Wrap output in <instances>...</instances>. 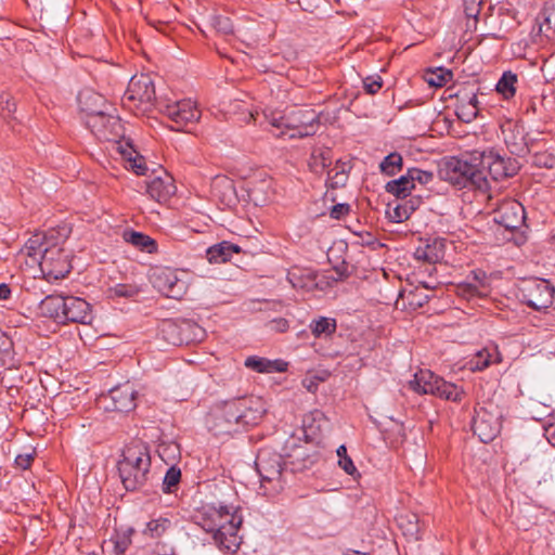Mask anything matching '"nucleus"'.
Returning <instances> with one entry per match:
<instances>
[{
    "label": "nucleus",
    "mask_w": 555,
    "mask_h": 555,
    "mask_svg": "<svg viewBox=\"0 0 555 555\" xmlns=\"http://www.w3.org/2000/svg\"><path fill=\"white\" fill-rule=\"evenodd\" d=\"M67 237L65 228L36 233L25 243L22 253L39 264L48 279H64L72 270L69 254L62 244Z\"/></svg>",
    "instance_id": "nucleus-1"
},
{
    "label": "nucleus",
    "mask_w": 555,
    "mask_h": 555,
    "mask_svg": "<svg viewBox=\"0 0 555 555\" xmlns=\"http://www.w3.org/2000/svg\"><path fill=\"white\" fill-rule=\"evenodd\" d=\"M263 402L257 397H241L215 403L207 424L215 435H231L241 428L256 425L264 413Z\"/></svg>",
    "instance_id": "nucleus-2"
},
{
    "label": "nucleus",
    "mask_w": 555,
    "mask_h": 555,
    "mask_svg": "<svg viewBox=\"0 0 555 555\" xmlns=\"http://www.w3.org/2000/svg\"><path fill=\"white\" fill-rule=\"evenodd\" d=\"M204 531L211 534L214 544L224 554H235L242 543L240 529L243 515L240 506H204L197 522Z\"/></svg>",
    "instance_id": "nucleus-3"
},
{
    "label": "nucleus",
    "mask_w": 555,
    "mask_h": 555,
    "mask_svg": "<svg viewBox=\"0 0 555 555\" xmlns=\"http://www.w3.org/2000/svg\"><path fill=\"white\" fill-rule=\"evenodd\" d=\"M117 468L122 486L127 491L142 489L150 479L151 454L142 441H133L122 450Z\"/></svg>",
    "instance_id": "nucleus-4"
},
{
    "label": "nucleus",
    "mask_w": 555,
    "mask_h": 555,
    "mask_svg": "<svg viewBox=\"0 0 555 555\" xmlns=\"http://www.w3.org/2000/svg\"><path fill=\"white\" fill-rule=\"evenodd\" d=\"M438 175L441 180L457 189L475 188L482 190L488 188V178L485 171L479 168L478 164H473L464 158H446L439 165Z\"/></svg>",
    "instance_id": "nucleus-5"
},
{
    "label": "nucleus",
    "mask_w": 555,
    "mask_h": 555,
    "mask_svg": "<svg viewBox=\"0 0 555 555\" xmlns=\"http://www.w3.org/2000/svg\"><path fill=\"white\" fill-rule=\"evenodd\" d=\"M157 102L154 81L146 74L134 75L121 98L122 105L134 114L151 112Z\"/></svg>",
    "instance_id": "nucleus-6"
},
{
    "label": "nucleus",
    "mask_w": 555,
    "mask_h": 555,
    "mask_svg": "<svg viewBox=\"0 0 555 555\" xmlns=\"http://www.w3.org/2000/svg\"><path fill=\"white\" fill-rule=\"evenodd\" d=\"M409 386L417 393H429L453 402H460L464 397V391L461 387L444 380L429 370L416 372L413 379L409 382Z\"/></svg>",
    "instance_id": "nucleus-7"
},
{
    "label": "nucleus",
    "mask_w": 555,
    "mask_h": 555,
    "mask_svg": "<svg viewBox=\"0 0 555 555\" xmlns=\"http://www.w3.org/2000/svg\"><path fill=\"white\" fill-rule=\"evenodd\" d=\"M157 109L173 122L171 128L177 131H189L190 127L199 121L202 115L196 102L191 99L179 101L159 100L157 102Z\"/></svg>",
    "instance_id": "nucleus-8"
},
{
    "label": "nucleus",
    "mask_w": 555,
    "mask_h": 555,
    "mask_svg": "<svg viewBox=\"0 0 555 555\" xmlns=\"http://www.w3.org/2000/svg\"><path fill=\"white\" fill-rule=\"evenodd\" d=\"M256 469L261 479V487L266 483L272 486V490L279 491L283 488L284 457L271 450L262 449L256 457Z\"/></svg>",
    "instance_id": "nucleus-9"
},
{
    "label": "nucleus",
    "mask_w": 555,
    "mask_h": 555,
    "mask_svg": "<svg viewBox=\"0 0 555 555\" xmlns=\"http://www.w3.org/2000/svg\"><path fill=\"white\" fill-rule=\"evenodd\" d=\"M502 418V411L492 402L480 406L473 418L474 434L485 443L492 441L501 431Z\"/></svg>",
    "instance_id": "nucleus-10"
},
{
    "label": "nucleus",
    "mask_w": 555,
    "mask_h": 555,
    "mask_svg": "<svg viewBox=\"0 0 555 555\" xmlns=\"http://www.w3.org/2000/svg\"><path fill=\"white\" fill-rule=\"evenodd\" d=\"M286 112L287 131H292L288 134L291 139L313 135L318 131L320 115L314 109L295 106Z\"/></svg>",
    "instance_id": "nucleus-11"
},
{
    "label": "nucleus",
    "mask_w": 555,
    "mask_h": 555,
    "mask_svg": "<svg viewBox=\"0 0 555 555\" xmlns=\"http://www.w3.org/2000/svg\"><path fill=\"white\" fill-rule=\"evenodd\" d=\"M150 279L154 288L172 299H181L189 287L188 282L179 276V272L168 267L154 269Z\"/></svg>",
    "instance_id": "nucleus-12"
},
{
    "label": "nucleus",
    "mask_w": 555,
    "mask_h": 555,
    "mask_svg": "<svg viewBox=\"0 0 555 555\" xmlns=\"http://www.w3.org/2000/svg\"><path fill=\"white\" fill-rule=\"evenodd\" d=\"M479 168H487L488 175L494 181L514 177L520 169V164L516 158L503 157L499 153L490 151L480 156Z\"/></svg>",
    "instance_id": "nucleus-13"
},
{
    "label": "nucleus",
    "mask_w": 555,
    "mask_h": 555,
    "mask_svg": "<svg viewBox=\"0 0 555 555\" xmlns=\"http://www.w3.org/2000/svg\"><path fill=\"white\" fill-rule=\"evenodd\" d=\"M86 126L101 141H117L124 135V127L118 116L109 112L102 116L85 119Z\"/></svg>",
    "instance_id": "nucleus-14"
},
{
    "label": "nucleus",
    "mask_w": 555,
    "mask_h": 555,
    "mask_svg": "<svg viewBox=\"0 0 555 555\" xmlns=\"http://www.w3.org/2000/svg\"><path fill=\"white\" fill-rule=\"evenodd\" d=\"M162 334L165 340L175 346L189 345L193 340L199 338L198 334L203 336V328L189 321L177 323L171 320H166L162 324Z\"/></svg>",
    "instance_id": "nucleus-15"
},
{
    "label": "nucleus",
    "mask_w": 555,
    "mask_h": 555,
    "mask_svg": "<svg viewBox=\"0 0 555 555\" xmlns=\"http://www.w3.org/2000/svg\"><path fill=\"white\" fill-rule=\"evenodd\" d=\"M525 219V208L516 199H504L494 209L493 220L509 231L520 229Z\"/></svg>",
    "instance_id": "nucleus-16"
},
{
    "label": "nucleus",
    "mask_w": 555,
    "mask_h": 555,
    "mask_svg": "<svg viewBox=\"0 0 555 555\" xmlns=\"http://www.w3.org/2000/svg\"><path fill=\"white\" fill-rule=\"evenodd\" d=\"M554 292L546 281L535 280L522 289L524 301L528 307L541 311L553 304Z\"/></svg>",
    "instance_id": "nucleus-17"
},
{
    "label": "nucleus",
    "mask_w": 555,
    "mask_h": 555,
    "mask_svg": "<svg viewBox=\"0 0 555 555\" xmlns=\"http://www.w3.org/2000/svg\"><path fill=\"white\" fill-rule=\"evenodd\" d=\"M112 410L127 413L135 408L137 390L133 384L127 382L109 390Z\"/></svg>",
    "instance_id": "nucleus-18"
},
{
    "label": "nucleus",
    "mask_w": 555,
    "mask_h": 555,
    "mask_svg": "<svg viewBox=\"0 0 555 555\" xmlns=\"http://www.w3.org/2000/svg\"><path fill=\"white\" fill-rule=\"evenodd\" d=\"M78 103L81 112L86 114V119L93 116H102L108 113L111 108V105L106 103L102 94L90 89L79 92Z\"/></svg>",
    "instance_id": "nucleus-19"
},
{
    "label": "nucleus",
    "mask_w": 555,
    "mask_h": 555,
    "mask_svg": "<svg viewBox=\"0 0 555 555\" xmlns=\"http://www.w3.org/2000/svg\"><path fill=\"white\" fill-rule=\"evenodd\" d=\"M92 320L91 305L85 299L75 296H67L65 305L64 323L88 324Z\"/></svg>",
    "instance_id": "nucleus-20"
},
{
    "label": "nucleus",
    "mask_w": 555,
    "mask_h": 555,
    "mask_svg": "<svg viewBox=\"0 0 555 555\" xmlns=\"http://www.w3.org/2000/svg\"><path fill=\"white\" fill-rule=\"evenodd\" d=\"M503 139L511 154L524 156L529 152L525 138V131L521 126L508 124L502 128Z\"/></svg>",
    "instance_id": "nucleus-21"
},
{
    "label": "nucleus",
    "mask_w": 555,
    "mask_h": 555,
    "mask_svg": "<svg viewBox=\"0 0 555 555\" xmlns=\"http://www.w3.org/2000/svg\"><path fill=\"white\" fill-rule=\"evenodd\" d=\"M145 184L149 196L158 203L167 202L176 193L173 178L167 173H164V177H155Z\"/></svg>",
    "instance_id": "nucleus-22"
},
{
    "label": "nucleus",
    "mask_w": 555,
    "mask_h": 555,
    "mask_svg": "<svg viewBox=\"0 0 555 555\" xmlns=\"http://www.w3.org/2000/svg\"><path fill=\"white\" fill-rule=\"evenodd\" d=\"M317 460L315 453H310L304 446H297L284 457V466L285 469L289 468L292 472H302L312 467Z\"/></svg>",
    "instance_id": "nucleus-23"
},
{
    "label": "nucleus",
    "mask_w": 555,
    "mask_h": 555,
    "mask_svg": "<svg viewBox=\"0 0 555 555\" xmlns=\"http://www.w3.org/2000/svg\"><path fill=\"white\" fill-rule=\"evenodd\" d=\"M318 274L309 268L293 267L287 272V280L294 288L313 291L318 287Z\"/></svg>",
    "instance_id": "nucleus-24"
},
{
    "label": "nucleus",
    "mask_w": 555,
    "mask_h": 555,
    "mask_svg": "<svg viewBox=\"0 0 555 555\" xmlns=\"http://www.w3.org/2000/svg\"><path fill=\"white\" fill-rule=\"evenodd\" d=\"M66 302L67 296L49 295L40 302V310L43 315L64 323Z\"/></svg>",
    "instance_id": "nucleus-25"
},
{
    "label": "nucleus",
    "mask_w": 555,
    "mask_h": 555,
    "mask_svg": "<svg viewBox=\"0 0 555 555\" xmlns=\"http://www.w3.org/2000/svg\"><path fill=\"white\" fill-rule=\"evenodd\" d=\"M245 366L257 373L285 372L287 370V363L283 360H269L257 356L246 358Z\"/></svg>",
    "instance_id": "nucleus-26"
},
{
    "label": "nucleus",
    "mask_w": 555,
    "mask_h": 555,
    "mask_svg": "<svg viewBox=\"0 0 555 555\" xmlns=\"http://www.w3.org/2000/svg\"><path fill=\"white\" fill-rule=\"evenodd\" d=\"M122 238L126 243L131 244L133 247L143 253L154 254L158 248L157 242L154 238L147 234L134 230H125L122 233Z\"/></svg>",
    "instance_id": "nucleus-27"
},
{
    "label": "nucleus",
    "mask_w": 555,
    "mask_h": 555,
    "mask_svg": "<svg viewBox=\"0 0 555 555\" xmlns=\"http://www.w3.org/2000/svg\"><path fill=\"white\" fill-rule=\"evenodd\" d=\"M241 251L238 245L223 241L221 243L210 246L207 251V259L210 263H222L230 260L233 254Z\"/></svg>",
    "instance_id": "nucleus-28"
},
{
    "label": "nucleus",
    "mask_w": 555,
    "mask_h": 555,
    "mask_svg": "<svg viewBox=\"0 0 555 555\" xmlns=\"http://www.w3.org/2000/svg\"><path fill=\"white\" fill-rule=\"evenodd\" d=\"M398 526L402 533L411 541H418L422 538V529L418 516L414 513L401 514L398 518Z\"/></svg>",
    "instance_id": "nucleus-29"
},
{
    "label": "nucleus",
    "mask_w": 555,
    "mask_h": 555,
    "mask_svg": "<svg viewBox=\"0 0 555 555\" xmlns=\"http://www.w3.org/2000/svg\"><path fill=\"white\" fill-rule=\"evenodd\" d=\"M351 169L350 162L337 160L333 168L327 171V184L332 189H338L346 184L348 173Z\"/></svg>",
    "instance_id": "nucleus-30"
},
{
    "label": "nucleus",
    "mask_w": 555,
    "mask_h": 555,
    "mask_svg": "<svg viewBox=\"0 0 555 555\" xmlns=\"http://www.w3.org/2000/svg\"><path fill=\"white\" fill-rule=\"evenodd\" d=\"M333 153L327 147H315L313 149L310 159L309 167L314 173H322L332 165Z\"/></svg>",
    "instance_id": "nucleus-31"
},
{
    "label": "nucleus",
    "mask_w": 555,
    "mask_h": 555,
    "mask_svg": "<svg viewBox=\"0 0 555 555\" xmlns=\"http://www.w3.org/2000/svg\"><path fill=\"white\" fill-rule=\"evenodd\" d=\"M414 188L413 181L409 178V170L399 179L391 180L385 185L386 192L395 195L398 199H405Z\"/></svg>",
    "instance_id": "nucleus-32"
},
{
    "label": "nucleus",
    "mask_w": 555,
    "mask_h": 555,
    "mask_svg": "<svg viewBox=\"0 0 555 555\" xmlns=\"http://www.w3.org/2000/svg\"><path fill=\"white\" fill-rule=\"evenodd\" d=\"M398 203L392 209L388 206L387 215L392 222H403L410 218L412 212L416 209L418 199H410Z\"/></svg>",
    "instance_id": "nucleus-33"
},
{
    "label": "nucleus",
    "mask_w": 555,
    "mask_h": 555,
    "mask_svg": "<svg viewBox=\"0 0 555 555\" xmlns=\"http://www.w3.org/2000/svg\"><path fill=\"white\" fill-rule=\"evenodd\" d=\"M455 293L457 296L470 300L474 298L485 297L488 294L487 285L480 280V284L466 281L455 286Z\"/></svg>",
    "instance_id": "nucleus-34"
},
{
    "label": "nucleus",
    "mask_w": 555,
    "mask_h": 555,
    "mask_svg": "<svg viewBox=\"0 0 555 555\" xmlns=\"http://www.w3.org/2000/svg\"><path fill=\"white\" fill-rule=\"evenodd\" d=\"M517 75L511 70L504 72L499 79L495 90L502 94L504 99L508 100L516 93Z\"/></svg>",
    "instance_id": "nucleus-35"
},
{
    "label": "nucleus",
    "mask_w": 555,
    "mask_h": 555,
    "mask_svg": "<svg viewBox=\"0 0 555 555\" xmlns=\"http://www.w3.org/2000/svg\"><path fill=\"white\" fill-rule=\"evenodd\" d=\"M309 327L313 336L319 338L321 336L327 337L334 334L337 325L335 319L320 317L319 319L313 320Z\"/></svg>",
    "instance_id": "nucleus-36"
},
{
    "label": "nucleus",
    "mask_w": 555,
    "mask_h": 555,
    "mask_svg": "<svg viewBox=\"0 0 555 555\" xmlns=\"http://www.w3.org/2000/svg\"><path fill=\"white\" fill-rule=\"evenodd\" d=\"M263 116L269 125L281 130L279 133H274L275 137L280 138L287 134V112L266 109L263 112Z\"/></svg>",
    "instance_id": "nucleus-37"
},
{
    "label": "nucleus",
    "mask_w": 555,
    "mask_h": 555,
    "mask_svg": "<svg viewBox=\"0 0 555 555\" xmlns=\"http://www.w3.org/2000/svg\"><path fill=\"white\" fill-rule=\"evenodd\" d=\"M499 353L496 349H483L476 353L475 358L472 361L473 370L482 371L488 367L491 363L499 362Z\"/></svg>",
    "instance_id": "nucleus-38"
},
{
    "label": "nucleus",
    "mask_w": 555,
    "mask_h": 555,
    "mask_svg": "<svg viewBox=\"0 0 555 555\" xmlns=\"http://www.w3.org/2000/svg\"><path fill=\"white\" fill-rule=\"evenodd\" d=\"M402 156L397 153H390L379 164L380 172L386 176H395L402 169Z\"/></svg>",
    "instance_id": "nucleus-39"
},
{
    "label": "nucleus",
    "mask_w": 555,
    "mask_h": 555,
    "mask_svg": "<svg viewBox=\"0 0 555 555\" xmlns=\"http://www.w3.org/2000/svg\"><path fill=\"white\" fill-rule=\"evenodd\" d=\"M171 521L168 518L152 519L146 524L143 534L150 538H160L170 528Z\"/></svg>",
    "instance_id": "nucleus-40"
},
{
    "label": "nucleus",
    "mask_w": 555,
    "mask_h": 555,
    "mask_svg": "<svg viewBox=\"0 0 555 555\" xmlns=\"http://www.w3.org/2000/svg\"><path fill=\"white\" fill-rule=\"evenodd\" d=\"M181 481V469L176 465L169 467L164 476L162 490L164 493H175Z\"/></svg>",
    "instance_id": "nucleus-41"
},
{
    "label": "nucleus",
    "mask_w": 555,
    "mask_h": 555,
    "mask_svg": "<svg viewBox=\"0 0 555 555\" xmlns=\"http://www.w3.org/2000/svg\"><path fill=\"white\" fill-rule=\"evenodd\" d=\"M109 298H133L139 295L140 288L134 284L119 283L108 288Z\"/></svg>",
    "instance_id": "nucleus-42"
},
{
    "label": "nucleus",
    "mask_w": 555,
    "mask_h": 555,
    "mask_svg": "<svg viewBox=\"0 0 555 555\" xmlns=\"http://www.w3.org/2000/svg\"><path fill=\"white\" fill-rule=\"evenodd\" d=\"M424 288L427 289L428 286L424 284L423 287H415L406 294L408 302L414 309L422 308L431 297L428 293L424 292Z\"/></svg>",
    "instance_id": "nucleus-43"
},
{
    "label": "nucleus",
    "mask_w": 555,
    "mask_h": 555,
    "mask_svg": "<svg viewBox=\"0 0 555 555\" xmlns=\"http://www.w3.org/2000/svg\"><path fill=\"white\" fill-rule=\"evenodd\" d=\"M16 112V103L10 93L2 92L0 94V116L3 119L14 118Z\"/></svg>",
    "instance_id": "nucleus-44"
},
{
    "label": "nucleus",
    "mask_w": 555,
    "mask_h": 555,
    "mask_svg": "<svg viewBox=\"0 0 555 555\" xmlns=\"http://www.w3.org/2000/svg\"><path fill=\"white\" fill-rule=\"evenodd\" d=\"M211 26L217 33L228 36L234 34V26L230 17L224 15L211 16Z\"/></svg>",
    "instance_id": "nucleus-45"
},
{
    "label": "nucleus",
    "mask_w": 555,
    "mask_h": 555,
    "mask_svg": "<svg viewBox=\"0 0 555 555\" xmlns=\"http://www.w3.org/2000/svg\"><path fill=\"white\" fill-rule=\"evenodd\" d=\"M453 74L449 69L438 68L435 72L428 74L427 82L434 87H442L450 80H452Z\"/></svg>",
    "instance_id": "nucleus-46"
},
{
    "label": "nucleus",
    "mask_w": 555,
    "mask_h": 555,
    "mask_svg": "<svg viewBox=\"0 0 555 555\" xmlns=\"http://www.w3.org/2000/svg\"><path fill=\"white\" fill-rule=\"evenodd\" d=\"M457 117L465 121L470 122L478 116V107H475L473 104L461 103L456 107Z\"/></svg>",
    "instance_id": "nucleus-47"
},
{
    "label": "nucleus",
    "mask_w": 555,
    "mask_h": 555,
    "mask_svg": "<svg viewBox=\"0 0 555 555\" xmlns=\"http://www.w3.org/2000/svg\"><path fill=\"white\" fill-rule=\"evenodd\" d=\"M409 178L415 182H418L422 185L429 184L434 180V173L431 171L422 170L420 168H410L409 169Z\"/></svg>",
    "instance_id": "nucleus-48"
},
{
    "label": "nucleus",
    "mask_w": 555,
    "mask_h": 555,
    "mask_svg": "<svg viewBox=\"0 0 555 555\" xmlns=\"http://www.w3.org/2000/svg\"><path fill=\"white\" fill-rule=\"evenodd\" d=\"M532 164L539 168L551 169L555 167V157L547 152L535 153L532 156Z\"/></svg>",
    "instance_id": "nucleus-49"
},
{
    "label": "nucleus",
    "mask_w": 555,
    "mask_h": 555,
    "mask_svg": "<svg viewBox=\"0 0 555 555\" xmlns=\"http://www.w3.org/2000/svg\"><path fill=\"white\" fill-rule=\"evenodd\" d=\"M383 87V78L379 75L367 76L363 79V88L369 94H376Z\"/></svg>",
    "instance_id": "nucleus-50"
},
{
    "label": "nucleus",
    "mask_w": 555,
    "mask_h": 555,
    "mask_svg": "<svg viewBox=\"0 0 555 555\" xmlns=\"http://www.w3.org/2000/svg\"><path fill=\"white\" fill-rule=\"evenodd\" d=\"M415 257L429 263H435L440 258V256L435 251V247H431L430 245H426L423 248H417L415 251Z\"/></svg>",
    "instance_id": "nucleus-51"
},
{
    "label": "nucleus",
    "mask_w": 555,
    "mask_h": 555,
    "mask_svg": "<svg viewBox=\"0 0 555 555\" xmlns=\"http://www.w3.org/2000/svg\"><path fill=\"white\" fill-rule=\"evenodd\" d=\"M111 541L114 543V552L117 555L124 554L131 544V539L127 534L120 535L116 533L114 537H112Z\"/></svg>",
    "instance_id": "nucleus-52"
},
{
    "label": "nucleus",
    "mask_w": 555,
    "mask_h": 555,
    "mask_svg": "<svg viewBox=\"0 0 555 555\" xmlns=\"http://www.w3.org/2000/svg\"><path fill=\"white\" fill-rule=\"evenodd\" d=\"M128 166L131 170H133L139 176H145L147 172V167L145 164V159L141 155H137L134 157H129L127 159Z\"/></svg>",
    "instance_id": "nucleus-53"
},
{
    "label": "nucleus",
    "mask_w": 555,
    "mask_h": 555,
    "mask_svg": "<svg viewBox=\"0 0 555 555\" xmlns=\"http://www.w3.org/2000/svg\"><path fill=\"white\" fill-rule=\"evenodd\" d=\"M266 327L270 331V332H274V333H285L288 331L289 328V322L288 320L284 319V318H278V319H273L271 321H269L267 324H266Z\"/></svg>",
    "instance_id": "nucleus-54"
},
{
    "label": "nucleus",
    "mask_w": 555,
    "mask_h": 555,
    "mask_svg": "<svg viewBox=\"0 0 555 555\" xmlns=\"http://www.w3.org/2000/svg\"><path fill=\"white\" fill-rule=\"evenodd\" d=\"M350 211V206L348 204H336L332 207L330 216L333 219H341L347 216Z\"/></svg>",
    "instance_id": "nucleus-55"
},
{
    "label": "nucleus",
    "mask_w": 555,
    "mask_h": 555,
    "mask_svg": "<svg viewBox=\"0 0 555 555\" xmlns=\"http://www.w3.org/2000/svg\"><path fill=\"white\" fill-rule=\"evenodd\" d=\"M336 273L335 280L343 281L350 275L349 264L344 260L340 263L333 267Z\"/></svg>",
    "instance_id": "nucleus-56"
},
{
    "label": "nucleus",
    "mask_w": 555,
    "mask_h": 555,
    "mask_svg": "<svg viewBox=\"0 0 555 555\" xmlns=\"http://www.w3.org/2000/svg\"><path fill=\"white\" fill-rule=\"evenodd\" d=\"M339 467L348 475L354 476L358 470L350 456L338 460Z\"/></svg>",
    "instance_id": "nucleus-57"
},
{
    "label": "nucleus",
    "mask_w": 555,
    "mask_h": 555,
    "mask_svg": "<svg viewBox=\"0 0 555 555\" xmlns=\"http://www.w3.org/2000/svg\"><path fill=\"white\" fill-rule=\"evenodd\" d=\"M33 461H34V455L31 453L18 454L15 457L16 466L22 468V469L29 468L31 463H33Z\"/></svg>",
    "instance_id": "nucleus-58"
},
{
    "label": "nucleus",
    "mask_w": 555,
    "mask_h": 555,
    "mask_svg": "<svg viewBox=\"0 0 555 555\" xmlns=\"http://www.w3.org/2000/svg\"><path fill=\"white\" fill-rule=\"evenodd\" d=\"M12 347V340L7 335L5 332H3L0 328V352H8Z\"/></svg>",
    "instance_id": "nucleus-59"
},
{
    "label": "nucleus",
    "mask_w": 555,
    "mask_h": 555,
    "mask_svg": "<svg viewBox=\"0 0 555 555\" xmlns=\"http://www.w3.org/2000/svg\"><path fill=\"white\" fill-rule=\"evenodd\" d=\"M11 297V288L8 284H0V300H7Z\"/></svg>",
    "instance_id": "nucleus-60"
},
{
    "label": "nucleus",
    "mask_w": 555,
    "mask_h": 555,
    "mask_svg": "<svg viewBox=\"0 0 555 555\" xmlns=\"http://www.w3.org/2000/svg\"><path fill=\"white\" fill-rule=\"evenodd\" d=\"M472 275H473V283L475 284H480V280L482 281V283L486 285V273L481 270H478V271H473L472 272Z\"/></svg>",
    "instance_id": "nucleus-61"
},
{
    "label": "nucleus",
    "mask_w": 555,
    "mask_h": 555,
    "mask_svg": "<svg viewBox=\"0 0 555 555\" xmlns=\"http://www.w3.org/2000/svg\"><path fill=\"white\" fill-rule=\"evenodd\" d=\"M462 102L465 104H473L475 107H478V99L475 92H472L470 95L463 98Z\"/></svg>",
    "instance_id": "nucleus-62"
},
{
    "label": "nucleus",
    "mask_w": 555,
    "mask_h": 555,
    "mask_svg": "<svg viewBox=\"0 0 555 555\" xmlns=\"http://www.w3.org/2000/svg\"><path fill=\"white\" fill-rule=\"evenodd\" d=\"M336 453H337L338 460H343V457L349 456L347 454V449H346V447L344 444L338 447Z\"/></svg>",
    "instance_id": "nucleus-63"
},
{
    "label": "nucleus",
    "mask_w": 555,
    "mask_h": 555,
    "mask_svg": "<svg viewBox=\"0 0 555 555\" xmlns=\"http://www.w3.org/2000/svg\"><path fill=\"white\" fill-rule=\"evenodd\" d=\"M257 112H249L248 122L251 120H256Z\"/></svg>",
    "instance_id": "nucleus-64"
}]
</instances>
